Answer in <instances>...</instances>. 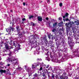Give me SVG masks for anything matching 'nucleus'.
Masks as SVG:
<instances>
[{
    "instance_id": "bb28decb",
    "label": "nucleus",
    "mask_w": 79,
    "mask_h": 79,
    "mask_svg": "<svg viewBox=\"0 0 79 79\" xmlns=\"http://www.w3.org/2000/svg\"><path fill=\"white\" fill-rule=\"evenodd\" d=\"M36 53L38 55H39L40 54V52L39 51H36Z\"/></svg>"
},
{
    "instance_id": "6e6552de",
    "label": "nucleus",
    "mask_w": 79,
    "mask_h": 79,
    "mask_svg": "<svg viewBox=\"0 0 79 79\" xmlns=\"http://www.w3.org/2000/svg\"><path fill=\"white\" fill-rule=\"evenodd\" d=\"M63 79H68V74H66V73H64L63 74Z\"/></svg>"
},
{
    "instance_id": "1a4fd4ad",
    "label": "nucleus",
    "mask_w": 79,
    "mask_h": 79,
    "mask_svg": "<svg viewBox=\"0 0 79 79\" xmlns=\"http://www.w3.org/2000/svg\"><path fill=\"white\" fill-rule=\"evenodd\" d=\"M47 40V39H46V40ZM46 43H45V45L47 47H49V46H51L52 45V42L50 41L49 42V44H48V42L47 40H46Z\"/></svg>"
},
{
    "instance_id": "aec40b11",
    "label": "nucleus",
    "mask_w": 79,
    "mask_h": 79,
    "mask_svg": "<svg viewBox=\"0 0 79 79\" xmlns=\"http://www.w3.org/2000/svg\"><path fill=\"white\" fill-rule=\"evenodd\" d=\"M12 64L13 65H14V66L18 65V62H15V63H12Z\"/></svg>"
},
{
    "instance_id": "a878e982",
    "label": "nucleus",
    "mask_w": 79,
    "mask_h": 79,
    "mask_svg": "<svg viewBox=\"0 0 79 79\" xmlns=\"http://www.w3.org/2000/svg\"><path fill=\"white\" fill-rule=\"evenodd\" d=\"M52 79H54V77H55V75L53 73L52 74Z\"/></svg>"
},
{
    "instance_id": "f8f14e48",
    "label": "nucleus",
    "mask_w": 79,
    "mask_h": 79,
    "mask_svg": "<svg viewBox=\"0 0 79 79\" xmlns=\"http://www.w3.org/2000/svg\"><path fill=\"white\" fill-rule=\"evenodd\" d=\"M5 48L6 49H11V48L13 49V47H10L7 44H6Z\"/></svg>"
},
{
    "instance_id": "f03ea898",
    "label": "nucleus",
    "mask_w": 79,
    "mask_h": 79,
    "mask_svg": "<svg viewBox=\"0 0 79 79\" xmlns=\"http://www.w3.org/2000/svg\"><path fill=\"white\" fill-rule=\"evenodd\" d=\"M7 55H8L9 56L8 57H6V61L7 62L12 63L13 61L18 60V59L17 58H16L15 57L12 56L11 55V53H10L9 54H7Z\"/></svg>"
},
{
    "instance_id": "72a5a7b5",
    "label": "nucleus",
    "mask_w": 79,
    "mask_h": 79,
    "mask_svg": "<svg viewBox=\"0 0 79 79\" xmlns=\"http://www.w3.org/2000/svg\"><path fill=\"white\" fill-rule=\"evenodd\" d=\"M62 19V18H61V17H60L59 18V20H60V21H61Z\"/></svg>"
},
{
    "instance_id": "b1692460",
    "label": "nucleus",
    "mask_w": 79,
    "mask_h": 79,
    "mask_svg": "<svg viewBox=\"0 0 79 79\" xmlns=\"http://www.w3.org/2000/svg\"><path fill=\"white\" fill-rule=\"evenodd\" d=\"M40 71H42V69H43V68H42V67L43 68V67L42 66H40Z\"/></svg>"
},
{
    "instance_id": "9b49d317",
    "label": "nucleus",
    "mask_w": 79,
    "mask_h": 79,
    "mask_svg": "<svg viewBox=\"0 0 79 79\" xmlns=\"http://www.w3.org/2000/svg\"><path fill=\"white\" fill-rule=\"evenodd\" d=\"M37 67V65L36 63H35L32 64V69H35V68Z\"/></svg>"
},
{
    "instance_id": "4d7b16f0",
    "label": "nucleus",
    "mask_w": 79,
    "mask_h": 79,
    "mask_svg": "<svg viewBox=\"0 0 79 79\" xmlns=\"http://www.w3.org/2000/svg\"><path fill=\"white\" fill-rule=\"evenodd\" d=\"M43 76H45V74H43L42 75Z\"/></svg>"
},
{
    "instance_id": "4c0bfd02",
    "label": "nucleus",
    "mask_w": 79,
    "mask_h": 79,
    "mask_svg": "<svg viewBox=\"0 0 79 79\" xmlns=\"http://www.w3.org/2000/svg\"><path fill=\"white\" fill-rule=\"evenodd\" d=\"M60 79H64L63 78V75L62 76H60Z\"/></svg>"
},
{
    "instance_id": "f704fd0d",
    "label": "nucleus",
    "mask_w": 79,
    "mask_h": 79,
    "mask_svg": "<svg viewBox=\"0 0 79 79\" xmlns=\"http://www.w3.org/2000/svg\"><path fill=\"white\" fill-rule=\"evenodd\" d=\"M11 30L12 31H14V30H15V28H12L11 27Z\"/></svg>"
},
{
    "instance_id": "5701e85b",
    "label": "nucleus",
    "mask_w": 79,
    "mask_h": 79,
    "mask_svg": "<svg viewBox=\"0 0 79 79\" xmlns=\"http://www.w3.org/2000/svg\"><path fill=\"white\" fill-rule=\"evenodd\" d=\"M16 28L17 29V32L19 31V26H17L16 27Z\"/></svg>"
},
{
    "instance_id": "58836bf2",
    "label": "nucleus",
    "mask_w": 79,
    "mask_h": 79,
    "mask_svg": "<svg viewBox=\"0 0 79 79\" xmlns=\"http://www.w3.org/2000/svg\"><path fill=\"white\" fill-rule=\"evenodd\" d=\"M59 27H61V26H62V25L60 23H59Z\"/></svg>"
},
{
    "instance_id": "ea45409f",
    "label": "nucleus",
    "mask_w": 79,
    "mask_h": 79,
    "mask_svg": "<svg viewBox=\"0 0 79 79\" xmlns=\"http://www.w3.org/2000/svg\"><path fill=\"white\" fill-rule=\"evenodd\" d=\"M59 70H56V73H59L60 72H58V71H59Z\"/></svg>"
},
{
    "instance_id": "338daca9",
    "label": "nucleus",
    "mask_w": 79,
    "mask_h": 79,
    "mask_svg": "<svg viewBox=\"0 0 79 79\" xmlns=\"http://www.w3.org/2000/svg\"><path fill=\"white\" fill-rule=\"evenodd\" d=\"M19 79H22V78H19Z\"/></svg>"
},
{
    "instance_id": "37998d69",
    "label": "nucleus",
    "mask_w": 79,
    "mask_h": 79,
    "mask_svg": "<svg viewBox=\"0 0 79 79\" xmlns=\"http://www.w3.org/2000/svg\"><path fill=\"white\" fill-rule=\"evenodd\" d=\"M18 47L19 48L20 47V45L19 44H18Z\"/></svg>"
},
{
    "instance_id": "603ef678",
    "label": "nucleus",
    "mask_w": 79,
    "mask_h": 79,
    "mask_svg": "<svg viewBox=\"0 0 79 79\" xmlns=\"http://www.w3.org/2000/svg\"><path fill=\"white\" fill-rule=\"evenodd\" d=\"M56 45H57V46H59V44H58V43H56Z\"/></svg>"
},
{
    "instance_id": "79ce46f5",
    "label": "nucleus",
    "mask_w": 79,
    "mask_h": 79,
    "mask_svg": "<svg viewBox=\"0 0 79 79\" xmlns=\"http://www.w3.org/2000/svg\"><path fill=\"white\" fill-rule=\"evenodd\" d=\"M23 6H25V5H26V3H25V2H23Z\"/></svg>"
},
{
    "instance_id": "4be33fe9",
    "label": "nucleus",
    "mask_w": 79,
    "mask_h": 79,
    "mask_svg": "<svg viewBox=\"0 0 79 79\" xmlns=\"http://www.w3.org/2000/svg\"><path fill=\"white\" fill-rule=\"evenodd\" d=\"M0 73H5L6 71L5 70H0Z\"/></svg>"
},
{
    "instance_id": "473e14b6",
    "label": "nucleus",
    "mask_w": 79,
    "mask_h": 79,
    "mask_svg": "<svg viewBox=\"0 0 79 79\" xmlns=\"http://www.w3.org/2000/svg\"><path fill=\"white\" fill-rule=\"evenodd\" d=\"M17 45H18V44H15V43H14V45L15 47H16V46H17Z\"/></svg>"
},
{
    "instance_id": "8fccbe9b",
    "label": "nucleus",
    "mask_w": 79,
    "mask_h": 79,
    "mask_svg": "<svg viewBox=\"0 0 79 79\" xmlns=\"http://www.w3.org/2000/svg\"><path fill=\"white\" fill-rule=\"evenodd\" d=\"M8 66H10V64H8L7 65Z\"/></svg>"
},
{
    "instance_id": "c756f323",
    "label": "nucleus",
    "mask_w": 79,
    "mask_h": 79,
    "mask_svg": "<svg viewBox=\"0 0 79 79\" xmlns=\"http://www.w3.org/2000/svg\"><path fill=\"white\" fill-rule=\"evenodd\" d=\"M64 21L65 20L66 21H69V20L68 19H63Z\"/></svg>"
},
{
    "instance_id": "6ab92c4d",
    "label": "nucleus",
    "mask_w": 79,
    "mask_h": 79,
    "mask_svg": "<svg viewBox=\"0 0 79 79\" xmlns=\"http://www.w3.org/2000/svg\"><path fill=\"white\" fill-rule=\"evenodd\" d=\"M24 32H22L21 34H19V37H21V36H23V35H24Z\"/></svg>"
},
{
    "instance_id": "3c124183",
    "label": "nucleus",
    "mask_w": 79,
    "mask_h": 79,
    "mask_svg": "<svg viewBox=\"0 0 79 79\" xmlns=\"http://www.w3.org/2000/svg\"><path fill=\"white\" fill-rule=\"evenodd\" d=\"M62 57V56H61L60 55H59V58H60V57Z\"/></svg>"
},
{
    "instance_id": "20e7f679",
    "label": "nucleus",
    "mask_w": 79,
    "mask_h": 79,
    "mask_svg": "<svg viewBox=\"0 0 79 79\" xmlns=\"http://www.w3.org/2000/svg\"><path fill=\"white\" fill-rule=\"evenodd\" d=\"M76 21H75V22H70L68 24V23H66L65 24V26H69V27L70 28V27H72V30H73L76 29Z\"/></svg>"
},
{
    "instance_id": "69168bd1",
    "label": "nucleus",
    "mask_w": 79,
    "mask_h": 79,
    "mask_svg": "<svg viewBox=\"0 0 79 79\" xmlns=\"http://www.w3.org/2000/svg\"><path fill=\"white\" fill-rule=\"evenodd\" d=\"M50 24L49 23V26H50Z\"/></svg>"
},
{
    "instance_id": "7c9ffc66",
    "label": "nucleus",
    "mask_w": 79,
    "mask_h": 79,
    "mask_svg": "<svg viewBox=\"0 0 79 79\" xmlns=\"http://www.w3.org/2000/svg\"><path fill=\"white\" fill-rule=\"evenodd\" d=\"M34 77H37V73H35V75H34Z\"/></svg>"
},
{
    "instance_id": "dca6fc26",
    "label": "nucleus",
    "mask_w": 79,
    "mask_h": 79,
    "mask_svg": "<svg viewBox=\"0 0 79 79\" xmlns=\"http://www.w3.org/2000/svg\"><path fill=\"white\" fill-rule=\"evenodd\" d=\"M38 20L39 21H42V18L40 16H39L38 17Z\"/></svg>"
},
{
    "instance_id": "f257e3e1",
    "label": "nucleus",
    "mask_w": 79,
    "mask_h": 79,
    "mask_svg": "<svg viewBox=\"0 0 79 79\" xmlns=\"http://www.w3.org/2000/svg\"><path fill=\"white\" fill-rule=\"evenodd\" d=\"M73 35L75 39H76V42H73V39L70 38V37H69L68 38V40H69L68 41L69 44V45L70 47L71 50H73V57H76V56L79 57V48L76 49H73V47H74V45L75 44H77V43L79 44V36L78 37L76 34H74Z\"/></svg>"
},
{
    "instance_id": "49530a36",
    "label": "nucleus",
    "mask_w": 79,
    "mask_h": 79,
    "mask_svg": "<svg viewBox=\"0 0 79 79\" xmlns=\"http://www.w3.org/2000/svg\"><path fill=\"white\" fill-rule=\"evenodd\" d=\"M40 50V48H38V49H37L36 50L37 51H39V50Z\"/></svg>"
},
{
    "instance_id": "2eb2a0df",
    "label": "nucleus",
    "mask_w": 79,
    "mask_h": 79,
    "mask_svg": "<svg viewBox=\"0 0 79 79\" xmlns=\"http://www.w3.org/2000/svg\"><path fill=\"white\" fill-rule=\"evenodd\" d=\"M48 37L49 39H50V38H51V37L52 39H53V38L54 37V36L51 35V34H50L49 35H48Z\"/></svg>"
},
{
    "instance_id": "393cba45",
    "label": "nucleus",
    "mask_w": 79,
    "mask_h": 79,
    "mask_svg": "<svg viewBox=\"0 0 79 79\" xmlns=\"http://www.w3.org/2000/svg\"><path fill=\"white\" fill-rule=\"evenodd\" d=\"M57 24V23H54L53 24V26L54 27H55L56 26Z\"/></svg>"
},
{
    "instance_id": "7ed1b4c3",
    "label": "nucleus",
    "mask_w": 79,
    "mask_h": 79,
    "mask_svg": "<svg viewBox=\"0 0 79 79\" xmlns=\"http://www.w3.org/2000/svg\"><path fill=\"white\" fill-rule=\"evenodd\" d=\"M36 67L39 66V65L40 66H42L43 68V69L44 68H48V70L49 71V70H50V71H52V67H51V66H50V65L48 64V65H45L44 64V63H40V62H38L36 63Z\"/></svg>"
},
{
    "instance_id": "864d4df0",
    "label": "nucleus",
    "mask_w": 79,
    "mask_h": 79,
    "mask_svg": "<svg viewBox=\"0 0 79 79\" xmlns=\"http://www.w3.org/2000/svg\"><path fill=\"white\" fill-rule=\"evenodd\" d=\"M37 61H40V59H37Z\"/></svg>"
},
{
    "instance_id": "9d476101",
    "label": "nucleus",
    "mask_w": 79,
    "mask_h": 79,
    "mask_svg": "<svg viewBox=\"0 0 79 79\" xmlns=\"http://www.w3.org/2000/svg\"><path fill=\"white\" fill-rule=\"evenodd\" d=\"M11 27L9 28H8L6 29V31L7 32H9V34H11Z\"/></svg>"
},
{
    "instance_id": "39448f33",
    "label": "nucleus",
    "mask_w": 79,
    "mask_h": 79,
    "mask_svg": "<svg viewBox=\"0 0 79 79\" xmlns=\"http://www.w3.org/2000/svg\"><path fill=\"white\" fill-rule=\"evenodd\" d=\"M52 60H51L52 61H53V62H55L56 63H60L61 62H64V61H65V58H64V56H63L61 58V59L60 60H58L57 59H54L51 56Z\"/></svg>"
},
{
    "instance_id": "de8ad7c7",
    "label": "nucleus",
    "mask_w": 79,
    "mask_h": 79,
    "mask_svg": "<svg viewBox=\"0 0 79 79\" xmlns=\"http://www.w3.org/2000/svg\"><path fill=\"white\" fill-rule=\"evenodd\" d=\"M34 55H35V54H37V53H36V51H35L34 52Z\"/></svg>"
},
{
    "instance_id": "774afa93",
    "label": "nucleus",
    "mask_w": 79,
    "mask_h": 79,
    "mask_svg": "<svg viewBox=\"0 0 79 79\" xmlns=\"http://www.w3.org/2000/svg\"><path fill=\"white\" fill-rule=\"evenodd\" d=\"M17 50H19V49H17Z\"/></svg>"
},
{
    "instance_id": "a211bd4d",
    "label": "nucleus",
    "mask_w": 79,
    "mask_h": 79,
    "mask_svg": "<svg viewBox=\"0 0 79 79\" xmlns=\"http://www.w3.org/2000/svg\"><path fill=\"white\" fill-rule=\"evenodd\" d=\"M52 32L53 34H55L56 32V30L55 29H54L52 30Z\"/></svg>"
},
{
    "instance_id": "f3484780",
    "label": "nucleus",
    "mask_w": 79,
    "mask_h": 79,
    "mask_svg": "<svg viewBox=\"0 0 79 79\" xmlns=\"http://www.w3.org/2000/svg\"><path fill=\"white\" fill-rule=\"evenodd\" d=\"M69 15V14L68 13H66L65 14V15L63 16V18H67V17H68V16Z\"/></svg>"
},
{
    "instance_id": "423d86ee",
    "label": "nucleus",
    "mask_w": 79,
    "mask_h": 79,
    "mask_svg": "<svg viewBox=\"0 0 79 79\" xmlns=\"http://www.w3.org/2000/svg\"><path fill=\"white\" fill-rule=\"evenodd\" d=\"M25 68V69H26L27 71L28 72V73L29 76H30L31 75H30V73L31 72V68L30 67H27L26 65H25L24 66Z\"/></svg>"
},
{
    "instance_id": "09e8293b",
    "label": "nucleus",
    "mask_w": 79,
    "mask_h": 79,
    "mask_svg": "<svg viewBox=\"0 0 79 79\" xmlns=\"http://www.w3.org/2000/svg\"><path fill=\"white\" fill-rule=\"evenodd\" d=\"M46 20H48V17H47L46 18Z\"/></svg>"
},
{
    "instance_id": "bf43d9fd",
    "label": "nucleus",
    "mask_w": 79,
    "mask_h": 79,
    "mask_svg": "<svg viewBox=\"0 0 79 79\" xmlns=\"http://www.w3.org/2000/svg\"><path fill=\"white\" fill-rule=\"evenodd\" d=\"M2 60V58H1V57L0 56V60Z\"/></svg>"
},
{
    "instance_id": "4468645a",
    "label": "nucleus",
    "mask_w": 79,
    "mask_h": 79,
    "mask_svg": "<svg viewBox=\"0 0 79 79\" xmlns=\"http://www.w3.org/2000/svg\"><path fill=\"white\" fill-rule=\"evenodd\" d=\"M43 71L44 72V73H48V74H49V73H50V72H48V70L46 68H44V69H43Z\"/></svg>"
},
{
    "instance_id": "412c9836",
    "label": "nucleus",
    "mask_w": 79,
    "mask_h": 79,
    "mask_svg": "<svg viewBox=\"0 0 79 79\" xmlns=\"http://www.w3.org/2000/svg\"><path fill=\"white\" fill-rule=\"evenodd\" d=\"M46 60H47L48 61H50V58H49V57H46Z\"/></svg>"
},
{
    "instance_id": "e433bc0d",
    "label": "nucleus",
    "mask_w": 79,
    "mask_h": 79,
    "mask_svg": "<svg viewBox=\"0 0 79 79\" xmlns=\"http://www.w3.org/2000/svg\"><path fill=\"white\" fill-rule=\"evenodd\" d=\"M69 74V76H70V77H71V75H72V73H71L70 74H69V73H68Z\"/></svg>"
},
{
    "instance_id": "052dcab7",
    "label": "nucleus",
    "mask_w": 79,
    "mask_h": 79,
    "mask_svg": "<svg viewBox=\"0 0 79 79\" xmlns=\"http://www.w3.org/2000/svg\"><path fill=\"white\" fill-rule=\"evenodd\" d=\"M0 64L1 65H2L3 64H2L1 63H0Z\"/></svg>"
},
{
    "instance_id": "13d9d810",
    "label": "nucleus",
    "mask_w": 79,
    "mask_h": 79,
    "mask_svg": "<svg viewBox=\"0 0 79 79\" xmlns=\"http://www.w3.org/2000/svg\"><path fill=\"white\" fill-rule=\"evenodd\" d=\"M40 61H42V59H40Z\"/></svg>"
},
{
    "instance_id": "a18cd8bd",
    "label": "nucleus",
    "mask_w": 79,
    "mask_h": 79,
    "mask_svg": "<svg viewBox=\"0 0 79 79\" xmlns=\"http://www.w3.org/2000/svg\"><path fill=\"white\" fill-rule=\"evenodd\" d=\"M22 20L23 21H25V20H26V19L25 18H24Z\"/></svg>"
},
{
    "instance_id": "cd10ccee",
    "label": "nucleus",
    "mask_w": 79,
    "mask_h": 79,
    "mask_svg": "<svg viewBox=\"0 0 79 79\" xmlns=\"http://www.w3.org/2000/svg\"><path fill=\"white\" fill-rule=\"evenodd\" d=\"M34 16L32 15H31L30 17H29V18L30 19H31V18H33Z\"/></svg>"
},
{
    "instance_id": "680f3d73",
    "label": "nucleus",
    "mask_w": 79,
    "mask_h": 79,
    "mask_svg": "<svg viewBox=\"0 0 79 79\" xmlns=\"http://www.w3.org/2000/svg\"><path fill=\"white\" fill-rule=\"evenodd\" d=\"M10 12H13V10H10Z\"/></svg>"
},
{
    "instance_id": "e2e57ef3",
    "label": "nucleus",
    "mask_w": 79,
    "mask_h": 79,
    "mask_svg": "<svg viewBox=\"0 0 79 79\" xmlns=\"http://www.w3.org/2000/svg\"><path fill=\"white\" fill-rule=\"evenodd\" d=\"M33 26H35V24H34V23H33Z\"/></svg>"
},
{
    "instance_id": "2f4dec72",
    "label": "nucleus",
    "mask_w": 79,
    "mask_h": 79,
    "mask_svg": "<svg viewBox=\"0 0 79 79\" xmlns=\"http://www.w3.org/2000/svg\"><path fill=\"white\" fill-rule=\"evenodd\" d=\"M63 6V3H60L59 4V6Z\"/></svg>"
},
{
    "instance_id": "c85d7f7f",
    "label": "nucleus",
    "mask_w": 79,
    "mask_h": 79,
    "mask_svg": "<svg viewBox=\"0 0 79 79\" xmlns=\"http://www.w3.org/2000/svg\"><path fill=\"white\" fill-rule=\"evenodd\" d=\"M47 2L48 3V4H49V3H50V0H47Z\"/></svg>"
},
{
    "instance_id": "ddd939ff",
    "label": "nucleus",
    "mask_w": 79,
    "mask_h": 79,
    "mask_svg": "<svg viewBox=\"0 0 79 79\" xmlns=\"http://www.w3.org/2000/svg\"><path fill=\"white\" fill-rule=\"evenodd\" d=\"M60 51L62 52H66L67 51V48H63V50L60 49Z\"/></svg>"
},
{
    "instance_id": "a19ab883",
    "label": "nucleus",
    "mask_w": 79,
    "mask_h": 79,
    "mask_svg": "<svg viewBox=\"0 0 79 79\" xmlns=\"http://www.w3.org/2000/svg\"><path fill=\"white\" fill-rule=\"evenodd\" d=\"M77 25H79V22H77L76 23Z\"/></svg>"
},
{
    "instance_id": "c03bdc74",
    "label": "nucleus",
    "mask_w": 79,
    "mask_h": 79,
    "mask_svg": "<svg viewBox=\"0 0 79 79\" xmlns=\"http://www.w3.org/2000/svg\"><path fill=\"white\" fill-rule=\"evenodd\" d=\"M51 49H53V46H52V47H51Z\"/></svg>"
},
{
    "instance_id": "0e129e2a",
    "label": "nucleus",
    "mask_w": 79,
    "mask_h": 79,
    "mask_svg": "<svg viewBox=\"0 0 79 79\" xmlns=\"http://www.w3.org/2000/svg\"><path fill=\"white\" fill-rule=\"evenodd\" d=\"M42 49V50H44V48H43Z\"/></svg>"
},
{
    "instance_id": "5fc2aeb1",
    "label": "nucleus",
    "mask_w": 79,
    "mask_h": 79,
    "mask_svg": "<svg viewBox=\"0 0 79 79\" xmlns=\"http://www.w3.org/2000/svg\"><path fill=\"white\" fill-rule=\"evenodd\" d=\"M16 70H19V68H17V69H16Z\"/></svg>"
},
{
    "instance_id": "0eeeda50",
    "label": "nucleus",
    "mask_w": 79,
    "mask_h": 79,
    "mask_svg": "<svg viewBox=\"0 0 79 79\" xmlns=\"http://www.w3.org/2000/svg\"><path fill=\"white\" fill-rule=\"evenodd\" d=\"M63 56H64V58H65V61L67 59V58H73V56H70V55H65V54H64Z\"/></svg>"
},
{
    "instance_id": "6e6d98bb",
    "label": "nucleus",
    "mask_w": 79,
    "mask_h": 79,
    "mask_svg": "<svg viewBox=\"0 0 79 79\" xmlns=\"http://www.w3.org/2000/svg\"><path fill=\"white\" fill-rule=\"evenodd\" d=\"M14 52H15V51H16V49H14Z\"/></svg>"
},
{
    "instance_id": "c9c22d12",
    "label": "nucleus",
    "mask_w": 79,
    "mask_h": 79,
    "mask_svg": "<svg viewBox=\"0 0 79 79\" xmlns=\"http://www.w3.org/2000/svg\"><path fill=\"white\" fill-rule=\"evenodd\" d=\"M5 18H4V19H5L6 18H7V15H6V14H5Z\"/></svg>"
}]
</instances>
